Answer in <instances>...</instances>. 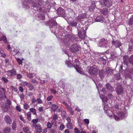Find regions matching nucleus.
I'll list each match as a JSON object with an SVG mask.
<instances>
[{
  "instance_id": "nucleus-1",
  "label": "nucleus",
  "mask_w": 133,
  "mask_h": 133,
  "mask_svg": "<svg viewBox=\"0 0 133 133\" xmlns=\"http://www.w3.org/2000/svg\"><path fill=\"white\" fill-rule=\"evenodd\" d=\"M80 49V47L77 44L72 45L69 48L70 51L72 53H76L79 51Z\"/></svg>"
},
{
  "instance_id": "nucleus-2",
  "label": "nucleus",
  "mask_w": 133,
  "mask_h": 133,
  "mask_svg": "<svg viewBox=\"0 0 133 133\" xmlns=\"http://www.w3.org/2000/svg\"><path fill=\"white\" fill-rule=\"evenodd\" d=\"M48 23L50 25V30L51 32L52 33L55 32V28H54L53 26L54 27L57 25V22L54 20H52L49 22Z\"/></svg>"
},
{
  "instance_id": "nucleus-3",
  "label": "nucleus",
  "mask_w": 133,
  "mask_h": 133,
  "mask_svg": "<svg viewBox=\"0 0 133 133\" xmlns=\"http://www.w3.org/2000/svg\"><path fill=\"white\" fill-rule=\"evenodd\" d=\"M97 70L96 66H93L90 68L89 72L91 74H94L97 72Z\"/></svg>"
},
{
  "instance_id": "nucleus-4",
  "label": "nucleus",
  "mask_w": 133,
  "mask_h": 133,
  "mask_svg": "<svg viewBox=\"0 0 133 133\" xmlns=\"http://www.w3.org/2000/svg\"><path fill=\"white\" fill-rule=\"evenodd\" d=\"M102 3L106 7H109L112 4V2L111 0H102Z\"/></svg>"
},
{
  "instance_id": "nucleus-5",
  "label": "nucleus",
  "mask_w": 133,
  "mask_h": 133,
  "mask_svg": "<svg viewBox=\"0 0 133 133\" xmlns=\"http://www.w3.org/2000/svg\"><path fill=\"white\" fill-rule=\"evenodd\" d=\"M57 13L58 15L63 17L65 16V11L63 9L61 8H59L57 10Z\"/></svg>"
},
{
  "instance_id": "nucleus-6",
  "label": "nucleus",
  "mask_w": 133,
  "mask_h": 133,
  "mask_svg": "<svg viewBox=\"0 0 133 133\" xmlns=\"http://www.w3.org/2000/svg\"><path fill=\"white\" fill-rule=\"evenodd\" d=\"M78 35L79 37L82 39H84L86 35V32L83 29L80 30L78 32Z\"/></svg>"
},
{
  "instance_id": "nucleus-7",
  "label": "nucleus",
  "mask_w": 133,
  "mask_h": 133,
  "mask_svg": "<svg viewBox=\"0 0 133 133\" xmlns=\"http://www.w3.org/2000/svg\"><path fill=\"white\" fill-rule=\"evenodd\" d=\"M7 72L8 75L11 76H13L17 75L16 70L14 69L8 71Z\"/></svg>"
},
{
  "instance_id": "nucleus-8",
  "label": "nucleus",
  "mask_w": 133,
  "mask_h": 133,
  "mask_svg": "<svg viewBox=\"0 0 133 133\" xmlns=\"http://www.w3.org/2000/svg\"><path fill=\"white\" fill-rule=\"evenodd\" d=\"M4 119L5 122L7 124L9 125L12 122L11 117L8 115H6Z\"/></svg>"
},
{
  "instance_id": "nucleus-9",
  "label": "nucleus",
  "mask_w": 133,
  "mask_h": 133,
  "mask_svg": "<svg viewBox=\"0 0 133 133\" xmlns=\"http://www.w3.org/2000/svg\"><path fill=\"white\" fill-rule=\"evenodd\" d=\"M34 127L35 128L36 133H41L43 130V129L41 126L37 124L35 125Z\"/></svg>"
},
{
  "instance_id": "nucleus-10",
  "label": "nucleus",
  "mask_w": 133,
  "mask_h": 133,
  "mask_svg": "<svg viewBox=\"0 0 133 133\" xmlns=\"http://www.w3.org/2000/svg\"><path fill=\"white\" fill-rule=\"evenodd\" d=\"M33 6L37 8V10H39L40 12H42L43 11V9L41 8V6L39 5L38 3H36L35 2H34L33 4Z\"/></svg>"
},
{
  "instance_id": "nucleus-11",
  "label": "nucleus",
  "mask_w": 133,
  "mask_h": 133,
  "mask_svg": "<svg viewBox=\"0 0 133 133\" xmlns=\"http://www.w3.org/2000/svg\"><path fill=\"white\" fill-rule=\"evenodd\" d=\"M86 17L85 14L84 13H82L79 15L76 18V20L77 22L80 21L82 19H83Z\"/></svg>"
},
{
  "instance_id": "nucleus-12",
  "label": "nucleus",
  "mask_w": 133,
  "mask_h": 133,
  "mask_svg": "<svg viewBox=\"0 0 133 133\" xmlns=\"http://www.w3.org/2000/svg\"><path fill=\"white\" fill-rule=\"evenodd\" d=\"M11 131V129L10 128L6 127L3 129L2 131L4 133H9Z\"/></svg>"
},
{
  "instance_id": "nucleus-13",
  "label": "nucleus",
  "mask_w": 133,
  "mask_h": 133,
  "mask_svg": "<svg viewBox=\"0 0 133 133\" xmlns=\"http://www.w3.org/2000/svg\"><path fill=\"white\" fill-rule=\"evenodd\" d=\"M95 3L94 1H92L91 5L89 7V10L90 12L92 11L95 9Z\"/></svg>"
},
{
  "instance_id": "nucleus-14",
  "label": "nucleus",
  "mask_w": 133,
  "mask_h": 133,
  "mask_svg": "<svg viewBox=\"0 0 133 133\" xmlns=\"http://www.w3.org/2000/svg\"><path fill=\"white\" fill-rule=\"evenodd\" d=\"M113 70H112L110 68H108L104 70V72L105 71V74L108 75H110L113 73Z\"/></svg>"
},
{
  "instance_id": "nucleus-15",
  "label": "nucleus",
  "mask_w": 133,
  "mask_h": 133,
  "mask_svg": "<svg viewBox=\"0 0 133 133\" xmlns=\"http://www.w3.org/2000/svg\"><path fill=\"white\" fill-rule=\"evenodd\" d=\"M74 67L78 72L81 74H82L83 73V72L82 71V69L79 67L78 66L76 65L74 66Z\"/></svg>"
},
{
  "instance_id": "nucleus-16",
  "label": "nucleus",
  "mask_w": 133,
  "mask_h": 133,
  "mask_svg": "<svg viewBox=\"0 0 133 133\" xmlns=\"http://www.w3.org/2000/svg\"><path fill=\"white\" fill-rule=\"evenodd\" d=\"M118 116H117V121L118 119H122L124 117V115L122 112H119L118 115Z\"/></svg>"
},
{
  "instance_id": "nucleus-17",
  "label": "nucleus",
  "mask_w": 133,
  "mask_h": 133,
  "mask_svg": "<svg viewBox=\"0 0 133 133\" xmlns=\"http://www.w3.org/2000/svg\"><path fill=\"white\" fill-rule=\"evenodd\" d=\"M104 19L103 17L101 16L97 17L96 18L95 21L96 22H102L103 21Z\"/></svg>"
},
{
  "instance_id": "nucleus-18",
  "label": "nucleus",
  "mask_w": 133,
  "mask_h": 133,
  "mask_svg": "<svg viewBox=\"0 0 133 133\" xmlns=\"http://www.w3.org/2000/svg\"><path fill=\"white\" fill-rule=\"evenodd\" d=\"M117 89V93L118 94H121L123 92V88L121 85L118 86Z\"/></svg>"
},
{
  "instance_id": "nucleus-19",
  "label": "nucleus",
  "mask_w": 133,
  "mask_h": 133,
  "mask_svg": "<svg viewBox=\"0 0 133 133\" xmlns=\"http://www.w3.org/2000/svg\"><path fill=\"white\" fill-rule=\"evenodd\" d=\"M23 131L25 133H31L29 128L27 127H24L22 129Z\"/></svg>"
},
{
  "instance_id": "nucleus-20",
  "label": "nucleus",
  "mask_w": 133,
  "mask_h": 133,
  "mask_svg": "<svg viewBox=\"0 0 133 133\" xmlns=\"http://www.w3.org/2000/svg\"><path fill=\"white\" fill-rule=\"evenodd\" d=\"M105 86L107 89L111 91H113L114 90L113 88L110 85V84L108 83L105 85Z\"/></svg>"
},
{
  "instance_id": "nucleus-21",
  "label": "nucleus",
  "mask_w": 133,
  "mask_h": 133,
  "mask_svg": "<svg viewBox=\"0 0 133 133\" xmlns=\"http://www.w3.org/2000/svg\"><path fill=\"white\" fill-rule=\"evenodd\" d=\"M100 12L103 15H106L108 14V11L107 8H105L101 9L100 10Z\"/></svg>"
},
{
  "instance_id": "nucleus-22",
  "label": "nucleus",
  "mask_w": 133,
  "mask_h": 133,
  "mask_svg": "<svg viewBox=\"0 0 133 133\" xmlns=\"http://www.w3.org/2000/svg\"><path fill=\"white\" fill-rule=\"evenodd\" d=\"M39 19L41 20H44L45 19V15L44 14L39 13L37 15Z\"/></svg>"
},
{
  "instance_id": "nucleus-23",
  "label": "nucleus",
  "mask_w": 133,
  "mask_h": 133,
  "mask_svg": "<svg viewBox=\"0 0 133 133\" xmlns=\"http://www.w3.org/2000/svg\"><path fill=\"white\" fill-rule=\"evenodd\" d=\"M77 22L76 19H74L70 23V25L72 26H77Z\"/></svg>"
},
{
  "instance_id": "nucleus-24",
  "label": "nucleus",
  "mask_w": 133,
  "mask_h": 133,
  "mask_svg": "<svg viewBox=\"0 0 133 133\" xmlns=\"http://www.w3.org/2000/svg\"><path fill=\"white\" fill-rule=\"evenodd\" d=\"M129 72H130V75H126V76L127 77H128L129 78H131V74H133V69H131L129 71Z\"/></svg>"
},
{
  "instance_id": "nucleus-25",
  "label": "nucleus",
  "mask_w": 133,
  "mask_h": 133,
  "mask_svg": "<svg viewBox=\"0 0 133 133\" xmlns=\"http://www.w3.org/2000/svg\"><path fill=\"white\" fill-rule=\"evenodd\" d=\"M1 41H3L5 43L7 42V39L5 36L4 35L1 37Z\"/></svg>"
},
{
  "instance_id": "nucleus-26",
  "label": "nucleus",
  "mask_w": 133,
  "mask_h": 133,
  "mask_svg": "<svg viewBox=\"0 0 133 133\" xmlns=\"http://www.w3.org/2000/svg\"><path fill=\"white\" fill-rule=\"evenodd\" d=\"M0 55L3 57H5L6 56V55L4 53V51L1 49H0Z\"/></svg>"
},
{
  "instance_id": "nucleus-27",
  "label": "nucleus",
  "mask_w": 133,
  "mask_h": 133,
  "mask_svg": "<svg viewBox=\"0 0 133 133\" xmlns=\"http://www.w3.org/2000/svg\"><path fill=\"white\" fill-rule=\"evenodd\" d=\"M58 107V105L55 104H52L51 109L53 111H55Z\"/></svg>"
},
{
  "instance_id": "nucleus-28",
  "label": "nucleus",
  "mask_w": 133,
  "mask_h": 133,
  "mask_svg": "<svg viewBox=\"0 0 133 133\" xmlns=\"http://www.w3.org/2000/svg\"><path fill=\"white\" fill-rule=\"evenodd\" d=\"M27 117L29 121L31 120V113L30 112H29L27 113Z\"/></svg>"
},
{
  "instance_id": "nucleus-29",
  "label": "nucleus",
  "mask_w": 133,
  "mask_h": 133,
  "mask_svg": "<svg viewBox=\"0 0 133 133\" xmlns=\"http://www.w3.org/2000/svg\"><path fill=\"white\" fill-rule=\"evenodd\" d=\"M66 127L67 128L69 129H72L73 128V126L72 124L70 123H68L66 125Z\"/></svg>"
},
{
  "instance_id": "nucleus-30",
  "label": "nucleus",
  "mask_w": 133,
  "mask_h": 133,
  "mask_svg": "<svg viewBox=\"0 0 133 133\" xmlns=\"http://www.w3.org/2000/svg\"><path fill=\"white\" fill-rule=\"evenodd\" d=\"M129 23L130 25L133 24V15H132L129 21Z\"/></svg>"
},
{
  "instance_id": "nucleus-31",
  "label": "nucleus",
  "mask_w": 133,
  "mask_h": 133,
  "mask_svg": "<svg viewBox=\"0 0 133 133\" xmlns=\"http://www.w3.org/2000/svg\"><path fill=\"white\" fill-rule=\"evenodd\" d=\"M9 108L10 107L9 106L5 105L4 107V108H3V109L4 110V111L5 112L8 111Z\"/></svg>"
},
{
  "instance_id": "nucleus-32",
  "label": "nucleus",
  "mask_w": 133,
  "mask_h": 133,
  "mask_svg": "<svg viewBox=\"0 0 133 133\" xmlns=\"http://www.w3.org/2000/svg\"><path fill=\"white\" fill-rule=\"evenodd\" d=\"M12 128L13 130H14L16 127V123L15 122H13L12 125Z\"/></svg>"
},
{
  "instance_id": "nucleus-33",
  "label": "nucleus",
  "mask_w": 133,
  "mask_h": 133,
  "mask_svg": "<svg viewBox=\"0 0 133 133\" xmlns=\"http://www.w3.org/2000/svg\"><path fill=\"white\" fill-rule=\"evenodd\" d=\"M30 111L33 113V114L35 115L36 113V109L34 108H31L30 109Z\"/></svg>"
},
{
  "instance_id": "nucleus-34",
  "label": "nucleus",
  "mask_w": 133,
  "mask_h": 133,
  "mask_svg": "<svg viewBox=\"0 0 133 133\" xmlns=\"http://www.w3.org/2000/svg\"><path fill=\"white\" fill-rule=\"evenodd\" d=\"M129 62L131 64L133 65V55H132L129 58Z\"/></svg>"
},
{
  "instance_id": "nucleus-35",
  "label": "nucleus",
  "mask_w": 133,
  "mask_h": 133,
  "mask_svg": "<svg viewBox=\"0 0 133 133\" xmlns=\"http://www.w3.org/2000/svg\"><path fill=\"white\" fill-rule=\"evenodd\" d=\"M39 96H40L39 97V98H38L37 99V102L38 103V104H42V101L41 99L40 98V96L41 95V94H39Z\"/></svg>"
},
{
  "instance_id": "nucleus-36",
  "label": "nucleus",
  "mask_w": 133,
  "mask_h": 133,
  "mask_svg": "<svg viewBox=\"0 0 133 133\" xmlns=\"http://www.w3.org/2000/svg\"><path fill=\"white\" fill-rule=\"evenodd\" d=\"M28 86L30 90V91H32L34 88L33 85L30 83L28 84Z\"/></svg>"
},
{
  "instance_id": "nucleus-37",
  "label": "nucleus",
  "mask_w": 133,
  "mask_h": 133,
  "mask_svg": "<svg viewBox=\"0 0 133 133\" xmlns=\"http://www.w3.org/2000/svg\"><path fill=\"white\" fill-rule=\"evenodd\" d=\"M31 82L33 84H35L37 85L38 84V82L37 81L35 78H33L31 80Z\"/></svg>"
},
{
  "instance_id": "nucleus-38",
  "label": "nucleus",
  "mask_w": 133,
  "mask_h": 133,
  "mask_svg": "<svg viewBox=\"0 0 133 133\" xmlns=\"http://www.w3.org/2000/svg\"><path fill=\"white\" fill-rule=\"evenodd\" d=\"M61 115L63 118H65L66 116L65 112L64 111H61Z\"/></svg>"
},
{
  "instance_id": "nucleus-39",
  "label": "nucleus",
  "mask_w": 133,
  "mask_h": 133,
  "mask_svg": "<svg viewBox=\"0 0 133 133\" xmlns=\"http://www.w3.org/2000/svg\"><path fill=\"white\" fill-rule=\"evenodd\" d=\"M104 42H105L106 43L107 42V41H106V40H105V39L104 38H103L101 39L100 41L99 42V43L100 44H103V43Z\"/></svg>"
},
{
  "instance_id": "nucleus-40",
  "label": "nucleus",
  "mask_w": 133,
  "mask_h": 133,
  "mask_svg": "<svg viewBox=\"0 0 133 133\" xmlns=\"http://www.w3.org/2000/svg\"><path fill=\"white\" fill-rule=\"evenodd\" d=\"M66 65L67 66L69 67H70L72 65V64L70 63L69 61H67L66 62Z\"/></svg>"
},
{
  "instance_id": "nucleus-41",
  "label": "nucleus",
  "mask_w": 133,
  "mask_h": 133,
  "mask_svg": "<svg viewBox=\"0 0 133 133\" xmlns=\"http://www.w3.org/2000/svg\"><path fill=\"white\" fill-rule=\"evenodd\" d=\"M0 90L1 91L0 92H1L3 94H3H4V96L5 97L6 96L5 95V92L4 88H1Z\"/></svg>"
},
{
  "instance_id": "nucleus-42",
  "label": "nucleus",
  "mask_w": 133,
  "mask_h": 133,
  "mask_svg": "<svg viewBox=\"0 0 133 133\" xmlns=\"http://www.w3.org/2000/svg\"><path fill=\"white\" fill-rule=\"evenodd\" d=\"M99 75L101 78L102 77L103 75V70H101L99 72Z\"/></svg>"
},
{
  "instance_id": "nucleus-43",
  "label": "nucleus",
  "mask_w": 133,
  "mask_h": 133,
  "mask_svg": "<svg viewBox=\"0 0 133 133\" xmlns=\"http://www.w3.org/2000/svg\"><path fill=\"white\" fill-rule=\"evenodd\" d=\"M38 119H33L32 120V122L34 124H35L38 122Z\"/></svg>"
},
{
  "instance_id": "nucleus-44",
  "label": "nucleus",
  "mask_w": 133,
  "mask_h": 133,
  "mask_svg": "<svg viewBox=\"0 0 133 133\" xmlns=\"http://www.w3.org/2000/svg\"><path fill=\"white\" fill-rule=\"evenodd\" d=\"M108 98L107 97L104 96L102 98V100L103 102H107L108 101Z\"/></svg>"
},
{
  "instance_id": "nucleus-45",
  "label": "nucleus",
  "mask_w": 133,
  "mask_h": 133,
  "mask_svg": "<svg viewBox=\"0 0 133 133\" xmlns=\"http://www.w3.org/2000/svg\"><path fill=\"white\" fill-rule=\"evenodd\" d=\"M53 96L52 95H51L50 96L48 97L46 99V100L48 101H50L52 100V98H53Z\"/></svg>"
},
{
  "instance_id": "nucleus-46",
  "label": "nucleus",
  "mask_w": 133,
  "mask_h": 133,
  "mask_svg": "<svg viewBox=\"0 0 133 133\" xmlns=\"http://www.w3.org/2000/svg\"><path fill=\"white\" fill-rule=\"evenodd\" d=\"M46 126H47V127L49 128H51L52 127V125L49 122H48L47 123Z\"/></svg>"
},
{
  "instance_id": "nucleus-47",
  "label": "nucleus",
  "mask_w": 133,
  "mask_h": 133,
  "mask_svg": "<svg viewBox=\"0 0 133 133\" xmlns=\"http://www.w3.org/2000/svg\"><path fill=\"white\" fill-rule=\"evenodd\" d=\"M23 60V59L22 60L18 58L17 59V62L18 63V64H21V65H22V61Z\"/></svg>"
},
{
  "instance_id": "nucleus-48",
  "label": "nucleus",
  "mask_w": 133,
  "mask_h": 133,
  "mask_svg": "<svg viewBox=\"0 0 133 133\" xmlns=\"http://www.w3.org/2000/svg\"><path fill=\"white\" fill-rule=\"evenodd\" d=\"M2 79L4 82L6 83H7L9 81L5 77H2Z\"/></svg>"
},
{
  "instance_id": "nucleus-49",
  "label": "nucleus",
  "mask_w": 133,
  "mask_h": 133,
  "mask_svg": "<svg viewBox=\"0 0 133 133\" xmlns=\"http://www.w3.org/2000/svg\"><path fill=\"white\" fill-rule=\"evenodd\" d=\"M16 110L18 111L21 112V108L20 106L19 105H17L16 106Z\"/></svg>"
},
{
  "instance_id": "nucleus-50",
  "label": "nucleus",
  "mask_w": 133,
  "mask_h": 133,
  "mask_svg": "<svg viewBox=\"0 0 133 133\" xmlns=\"http://www.w3.org/2000/svg\"><path fill=\"white\" fill-rule=\"evenodd\" d=\"M24 107L25 109L27 110L29 108V106L28 104L25 103L24 105Z\"/></svg>"
},
{
  "instance_id": "nucleus-51",
  "label": "nucleus",
  "mask_w": 133,
  "mask_h": 133,
  "mask_svg": "<svg viewBox=\"0 0 133 133\" xmlns=\"http://www.w3.org/2000/svg\"><path fill=\"white\" fill-rule=\"evenodd\" d=\"M27 76L30 78H31L33 77V76L32 74L31 73H29L28 74Z\"/></svg>"
},
{
  "instance_id": "nucleus-52",
  "label": "nucleus",
  "mask_w": 133,
  "mask_h": 133,
  "mask_svg": "<svg viewBox=\"0 0 133 133\" xmlns=\"http://www.w3.org/2000/svg\"><path fill=\"white\" fill-rule=\"evenodd\" d=\"M19 118L24 123H26L25 121L23 119L22 116V115H21L19 116Z\"/></svg>"
},
{
  "instance_id": "nucleus-53",
  "label": "nucleus",
  "mask_w": 133,
  "mask_h": 133,
  "mask_svg": "<svg viewBox=\"0 0 133 133\" xmlns=\"http://www.w3.org/2000/svg\"><path fill=\"white\" fill-rule=\"evenodd\" d=\"M22 76L21 75L18 74H17V78L18 79H20L22 78Z\"/></svg>"
},
{
  "instance_id": "nucleus-54",
  "label": "nucleus",
  "mask_w": 133,
  "mask_h": 133,
  "mask_svg": "<svg viewBox=\"0 0 133 133\" xmlns=\"http://www.w3.org/2000/svg\"><path fill=\"white\" fill-rule=\"evenodd\" d=\"M28 2L27 3V4H31L34 1V0H26Z\"/></svg>"
},
{
  "instance_id": "nucleus-55",
  "label": "nucleus",
  "mask_w": 133,
  "mask_h": 133,
  "mask_svg": "<svg viewBox=\"0 0 133 133\" xmlns=\"http://www.w3.org/2000/svg\"><path fill=\"white\" fill-rule=\"evenodd\" d=\"M18 89L19 91L21 92H23L24 90L23 88L21 86L19 87L18 88Z\"/></svg>"
},
{
  "instance_id": "nucleus-56",
  "label": "nucleus",
  "mask_w": 133,
  "mask_h": 133,
  "mask_svg": "<svg viewBox=\"0 0 133 133\" xmlns=\"http://www.w3.org/2000/svg\"><path fill=\"white\" fill-rule=\"evenodd\" d=\"M84 122L87 124H88L89 123V121L88 119H84Z\"/></svg>"
},
{
  "instance_id": "nucleus-57",
  "label": "nucleus",
  "mask_w": 133,
  "mask_h": 133,
  "mask_svg": "<svg viewBox=\"0 0 133 133\" xmlns=\"http://www.w3.org/2000/svg\"><path fill=\"white\" fill-rule=\"evenodd\" d=\"M58 119L57 115L56 114H54L53 117V119L56 120Z\"/></svg>"
},
{
  "instance_id": "nucleus-58",
  "label": "nucleus",
  "mask_w": 133,
  "mask_h": 133,
  "mask_svg": "<svg viewBox=\"0 0 133 133\" xmlns=\"http://www.w3.org/2000/svg\"><path fill=\"white\" fill-rule=\"evenodd\" d=\"M57 132L54 129H51L50 131V133H56Z\"/></svg>"
},
{
  "instance_id": "nucleus-59",
  "label": "nucleus",
  "mask_w": 133,
  "mask_h": 133,
  "mask_svg": "<svg viewBox=\"0 0 133 133\" xmlns=\"http://www.w3.org/2000/svg\"><path fill=\"white\" fill-rule=\"evenodd\" d=\"M51 123L53 125H55L56 124V120L53 119L51 122Z\"/></svg>"
},
{
  "instance_id": "nucleus-60",
  "label": "nucleus",
  "mask_w": 133,
  "mask_h": 133,
  "mask_svg": "<svg viewBox=\"0 0 133 133\" xmlns=\"http://www.w3.org/2000/svg\"><path fill=\"white\" fill-rule=\"evenodd\" d=\"M129 58H128V60L125 59L124 61V63L126 64L127 65L128 64V61H129Z\"/></svg>"
},
{
  "instance_id": "nucleus-61",
  "label": "nucleus",
  "mask_w": 133,
  "mask_h": 133,
  "mask_svg": "<svg viewBox=\"0 0 133 133\" xmlns=\"http://www.w3.org/2000/svg\"><path fill=\"white\" fill-rule=\"evenodd\" d=\"M50 91L52 93H53L54 94H56V90L52 89H51Z\"/></svg>"
},
{
  "instance_id": "nucleus-62",
  "label": "nucleus",
  "mask_w": 133,
  "mask_h": 133,
  "mask_svg": "<svg viewBox=\"0 0 133 133\" xmlns=\"http://www.w3.org/2000/svg\"><path fill=\"white\" fill-rule=\"evenodd\" d=\"M64 126L63 125H61L59 126V129L60 130H62L64 129Z\"/></svg>"
},
{
  "instance_id": "nucleus-63",
  "label": "nucleus",
  "mask_w": 133,
  "mask_h": 133,
  "mask_svg": "<svg viewBox=\"0 0 133 133\" xmlns=\"http://www.w3.org/2000/svg\"><path fill=\"white\" fill-rule=\"evenodd\" d=\"M74 131L76 133H79L80 131L78 129L76 128L74 129Z\"/></svg>"
},
{
  "instance_id": "nucleus-64",
  "label": "nucleus",
  "mask_w": 133,
  "mask_h": 133,
  "mask_svg": "<svg viewBox=\"0 0 133 133\" xmlns=\"http://www.w3.org/2000/svg\"><path fill=\"white\" fill-rule=\"evenodd\" d=\"M66 107L68 108L69 111H71V110H72V109L71 107L69 105Z\"/></svg>"
}]
</instances>
